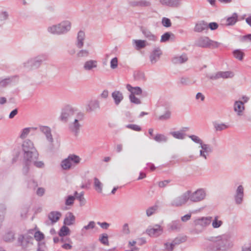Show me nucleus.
<instances>
[{"label": "nucleus", "mask_w": 251, "mask_h": 251, "mask_svg": "<svg viewBox=\"0 0 251 251\" xmlns=\"http://www.w3.org/2000/svg\"><path fill=\"white\" fill-rule=\"evenodd\" d=\"M23 150L25 152L24 157L27 162H33L38 168L44 167V163L41 161H37L38 154L35 149L33 143L30 141L24 142L23 144Z\"/></svg>", "instance_id": "obj_1"}, {"label": "nucleus", "mask_w": 251, "mask_h": 251, "mask_svg": "<svg viewBox=\"0 0 251 251\" xmlns=\"http://www.w3.org/2000/svg\"><path fill=\"white\" fill-rule=\"evenodd\" d=\"M79 156L75 155H70L68 157L62 161L61 167L64 170H68L75 167L80 162Z\"/></svg>", "instance_id": "obj_2"}, {"label": "nucleus", "mask_w": 251, "mask_h": 251, "mask_svg": "<svg viewBox=\"0 0 251 251\" xmlns=\"http://www.w3.org/2000/svg\"><path fill=\"white\" fill-rule=\"evenodd\" d=\"M71 28V24L68 21L62 23L58 25H53L49 28V31L52 33L60 34L69 30Z\"/></svg>", "instance_id": "obj_3"}, {"label": "nucleus", "mask_w": 251, "mask_h": 251, "mask_svg": "<svg viewBox=\"0 0 251 251\" xmlns=\"http://www.w3.org/2000/svg\"><path fill=\"white\" fill-rule=\"evenodd\" d=\"M199 46L203 48H216L219 47L220 43L210 40L208 37H204L199 39L197 42Z\"/></svg>", "instance_id": "obj_4"}, {"label": "nucleus", "mask_w": 251, "mask_h": 251, "mask_svg": "<svg viewBox=\"0 0 251 251\" xmlns=\"http://www.w3.org/2000/svg\"><path fill=\"white\" fill-rule=\"evenodd\" d=\"M146 232L151 237H157L162 233L163 228L160 226L156 225L147 229Z\"/></svg>", "instance_id": "obj_5"}, {"label": "nucleus", "mask_w": 251, "mask_h": 251, "mask_svg": "<svg viewBox=\"0 0 251 251\" xmlns=\"http://www.w3.org/2000/svg\"><path fill=\"white\" fill-rule=\"evenodd\" d=\"M205 196L204 191L201 189L198 190L193 193H189V197L193 201H199L203 200Z\"/></svg>", "instance_id": "obj_6"}, {"label": "nucleus", "mask_w": 251, "mask_h": 251, "mask_svg": "<svg viewBox=\"0 0 251 251\" xmlns=\"http://www.w3.org/2000/svg\"><path fill=\"white\" fill-rule=\"evenodd\" d=\"M189 199H190L189 192H188L185 195L182 196L175 200L172 202V205L174 206L181 205L185 203Z\"/></svg>", "instance_id": "obj_7"}, {"label": "nucleus", "mask_w": 251, "mask_h": 251, "mask_svg": "<svg viewBox=\"0 0 251 251\" xmlns=\"http://www.w3.org/2000/svg\"><path fill=\"white\" fill-rule=\"evenodd\" d=\"M207 29H208V24L203 21L197 23L194 27V31L197 32H201Z\"/></svg>", "instance_id": "obj_8"}, {"label": "nucleus", "mask_w": 251, "mask_h": 251, "mask_svg": "<svg viewBox=\"0 0 251 251\" xmlns=\"http://www.w3.org/2000/svg\"><path fill=\"white\" fill-rule=\"evenodd\" d=\"M82 120V116H79L77 119H75L74 122L70 126V129L74 132H76L80 127L79 121Z\"/></svg>", "instance_id": "obj_9"}, {"label": "nucleus", "mask_w": 251, "mask_h": 251, "mask_svg": "<svg viewBox=\"0 0 251 251\" xmlns=\"http://www.w3.org/2000/svg\"><path fill=\"white\" fill-rule=\"evenodd\" d=\"M234 76V74L232 72L227 71V72H220L217 73L215 76H213L214 78H231Z\"/></svg>", "instance_id": "obj_10"}, {"label": "nucleus", "mask_w": 251, "mask_h": 251, "mask_svg": "<svg viewBox=\"0 0 251 251\" xmlns=\"http://www.w3.org/2000/svg\"><path fill=\"white\" fill-rule=\"evenodd\" d=\"M75 221V217L72 213L69 212L66 215L64 221L65 225L70 226L73 225Z\"/></svg>", "instance_id": "obj_11"}, {"label": "nucleus", "mask_w": 251, "mask_h": 251, "mask_svg": "<svg viewBox=\"0 0 251 251\" xmlns=\"http://www.w3.org/2000/svg\"><path fill=\"white\" fill-rule=\"evenodd\" d=\"M244 102L241 101H236L234 103V109L238 115H241L244 110Z\"/></svg>", "instance_id": "obj_12"}, {"label": "nucleus", "mask_w": 251, "mask_h": 251, "mask_svg": "<svg viewBox=\"0 0 251 251\" xmlns=\"http://www.w3.org/2000/svg\"><path fill=\"white\" fill-rule=\"evenodd\" d=\"M61 216V214L59 212L52 211L49 214V218L52 223L57 222Z\"/></svg>", "instance_id": "obj_13"}, {"label": "nucleus", "mask_w": 251, "mask_h": 251, "mask_svg": "<svg viewBox=\"0 0 251 251\" xmlns=\"http://www.w3.org/2000/svg\"><path fill=\"white\" fill-rule=\"evenodd\" d=\"M126 88L131 93L130 95H140L142 93V90L139 87H133L130 84H127Z\"/></svg>", "instance_id": "obj_14"}, {"label": "nucleus", "mask_w": 251, "mask_h": 251, "mask_svg": "<svg viewBox=\"0 0 251 251\" xmlns=\"http://www.w3.org/2000/svg\"><path fill=\"white\" fill-rule=\"evenodd\" d=\"M40 128L41 131L46 135L48 140L50 142H52L53 139L52 138L50 128L49 127L45 126H42Z\"/></svg>", "instance_id": "obj_15"}, {"label": "nucleus", "mask_w": 251, "mask_h": 251, "mask_svg": "<svg viewBox=\"0 0 251 251\" xmlns=\"http://www.w3.org/2000/svg\"><path fill=\"white\" fill-rule=\"evenodd\" d=\"M243 192L244 189L243 187L241 185L239 186L237 189L235 198L237 203H240L241 202L243 197Z\"/></svg>", "instance_id": "obj_16"}, {"label": "nucleus", "mask_w": 251, "mask_h": 251, "mask_svg": "<svg viewBox=\"0 0 251 251\" xmlns=\"http://www.w3.org/2000/svg\"><path fill=\"white\" fill-rule=\"evenodd\" d=\"M112 97L116 104H118L123 99L122 94L118 91H114L112 94Z\"/></svg>", "instance_id": "obj_17"}, {"label": "nucleus", "mask_w": 251, "mask_h": 251, "mask_svg": "<svg viewBox=\"0 0 251 251\" xmlns=\"http://www.w3.org/2000/svg\"><path fill=\"white\" fill-rule=\"evenodd\" d=\"M32 241L31 237H28L27 235H25L22 237L21 244L23 247L26 248L28 245L32 244Z\"/></svg>", "instance_id": "obj_18"}, {"label": "nucleus", "mask_w": 251, "mask_h": 251, "mask_svg": "<svg viewBox=\"0 0 251 251\" xmlns=\"http://www.w3.org/2000/svg\"><path fill=\"white\" fill-rule=\"evenodd\" d=\"M97 66V62L95 60H89L85 62L84 68L85 70H90Z\"/></svg>", "instance_id": "obj_19"}, {"label": "nucleus", "mask_w": 251, "mask_h": 251, "mask_svg": "<svg viewBox=\"0 0 251 251\" xmlns=\"http://www.w3.org/2000/svg\"><path fill=\"white\" fill-rule=\"evenodd\" d=\"M211 217L202 218L201 219L196 220V223L202 226H205L210 224L211 222Z\"/></svg>", "instance_id": "obj_20"}, {"label": "nucleus", "mask_w": 251, "mask_h": 251, "mask_svg": "<svg viewBox=\"0 0 251 251\" xmlns=\"http://www.w3.org/2000/svg\"><path fill=\"white\" fill-rule=\"evenodd\" d=\"M188 59L185 54H182L181 56L176 57L173 59L175 64H181L186 62Z\"/></svg>", "instance_id": "obj_21"}, {"label": "nucleus", "mask_w": 251, "mask_h": 251, "mask_svg": "<svg viewBox=\"0 0 251 251\" xmlns=\"http://www.w3.org/2000/svg\"><path fill=\"white\" fill-rule=\"evenodd\" d=\"M94 187L95 190L98 192L99 193H101L102 190V185L100 180L95 177L94 178Z\"/></svg>", "instance_id": "obj_22"}, {"label": "nucleus", "mask_w": 251, "mask_h": 251, "mask_svg": "<svg viewBox=\"0 0 251 251\" xmlns=\"http://www.w3.org/2000/svg\"><path fill=\"white\" fill-rule=\"evenodd\" d=\"M161 54V51L159 49L154 50L151 56V62H155L156 59L158 58Z\"/></svg>", "instance_id": "obj_23"}, {"label": "nucleus", "mask_w": 251, "mask_h": 251, "mask_svg": "<svg viewBox=\"0 0 251 251\" xmlns=\"http://www.w3.org/2000/svg\"><path fill=\"white\" fill-rule=\"evenodd\" d=\"M233 54L234 57L239 60H242L243 59V57L244 56V52L240 50H236L233 52Z\"/></svg>", "instance_id": "obj_24"}, {"label": "nucleus", "mask_w": 251, "mask_h": 251, "mask_svg": "<svg viewBox=\"0 0 251 251\" xmlns=\"http://www.w3.org/2000/svg\"><path fill=\"white\" fill-rule=\"evenodd\" d=\"M70 233V229L65 226H63L59 230V235L60 237H63L69 235Z\"/></svg>", "instance_id": "obj_25"}, {"label": "nucleus", "mask_w": 251, "mask_h": 251, "mask_svg": "<svg viewBox=\"0 0 251 251\" xmlns=\"http://www.w3.org/2000/svg\"><path fill=\"white\" fill-rule=\"evenodd\" d=\"M200 147L201 150L200 151V155L206 158V153L209 151V148L205 144H200Z\"/></svg>", "instance_id": "obj_26"}, {"label": "nucleus", "mask_w": 251, "mask_h": 251, "mask_svg": "<svg viewBox=\"0 0 251 251\" xmlns=\"http://www.w3.org/2000/svg\"><path fill=\"white\" fill-rule=\"evenodd\" d=\"M74 114V111L71 109L68 108L63 111L61 115V119L62 120H66L71 115Z\"/></svg>", "instance_id": "obj_27"}, {"label": "nucleus", "mask_w": 251, "mask_h": 251, "mask_svg": "<svg viewBox=\"0 0 251 251\" xmlns=\"http://www.w3.org/2000/svg\"><path fill=\"white\" fill-rule=\"evenodd\" d=\"M133 42L137 50L143 48L146 46V41L145 40H134Z\"/></svg>", "instance_id": "obj_28"}, {"label": "nucleus", "mask_w": 251, "mask_h": 251, "mask_svg": "<svg viewBox=\"0 0 251 251\" xmlns=\"http://www.w3.org/2000/svg\"><path fill=\"white\" fill-rule=\"evenodd\" d=\"M85 36V34L83 31H79L78 33L77 36V40H78V43H77V46L79 48L82 47L83 46V40L84 39V37Z\"/></svg>", "instance_id": "obj_29"}, {"label": "nucleus", "mask_w": 251, "mask_h": 251, "mask_svg": "<svg viewBox=\"0 0 251 251\" xmlns=\"http://www.w3.org/2000/svg\"><path fill=\"white\" fill-rule=\"evenodd\" d=\"M100 240L101 243L105 245L108 246L109 245L108 235L106 234H102L100 237Z\"/></svg>", "instance_id": "obj_30"}, {"label": "nucleus", "mask_w": 251, "mask_h": 251, "mask_svg": "<svg viewBox=\"0 0 251 251\" xmlns=\"http://www.w3.org/2000/svg\"><path fill=\"white\" fill-rule=\"evenodd\" d=\"M160 2L162 4L169 6H174L177 4V1L175 0H160Z\"/></svg>", "instance_id": "obj_31"}, {"label": "nucleus", "mask_w": 251, "mask_h": 251, "mask_svg": "<svg viewBox=\"0 0 251 251\" xmlns=\"http://www.w3.org/2000/svg\"><path fill=\"white\" fill-rule=\"evenodd\" d=\"M157 208L158 206L157 205L149 208L146 211L147 216H150L152 215L156 211Z\"/></svg>", "instance_id": "obj_32"}, {"label": "nucleus", "mask_w": 251, "mask_h": 251, "mask_svg": "<svg viewBox=\"0 0 251 251\" xmlns=\"http://www.w3.org/2000/svg\"><path fill=\"white\" fill-rule=\"evenodd\" d=\"M34 236L35 239L38 241H40L44 238V234L40 231L35 232Z\"/></svg>", "instance_id": "obj_33"}, {"label": "nucleus", "mask_w": 251, "mask_h": 251, "mask_svg": "<svg viewBox=\"0 0 251 251\" xmlns=\"http://www.w3.org/2000/svg\"><path fill=\"white\" fill-rule=\"evenodd\" d=\"M222 221L219 220L218 217L217 216L215 217L214 220L212 222V226L214 228H218L222 225Z\"/></svg>", "instance_id": "obj_34"}, {"label": "nucleus", "mask_w": 251, "mask_h": 251, "mask_svg": "<svg viewBox=\"0 0 251 251\" xmlns=\"http://www.w3.org/2000/svg\"><path fill=\"white\" fill-rule=\"evenodd\" d=\"M153 139L158 142H164L166 141V138L162 134H156L154 137Z\"/></svg>", "instance_id": "obj_35"}, {"label": "nucleus", "mask_w": 251, "mask_h": 251, "mask_svg": "<svg viewBox=\"0 0 251 251\" xmlns=\"http://www.w3.org/2000/svg\"><path fill=\"white\" fill-rule=\"evenodd\" d=\"M14 239V234L12 232H8L4 236V240L6 242L12 241Z\"/></svg>", "instance_id": "obj_36"}, {"label": "nucleus", "mask_w": 251, "mask_h": 251, "mask_svg": "<svg viewBox=\"0 0 251 251\" xmlns=\"http://www.w3.org/2000/svg\"><path fill=\"white\" fill-rule=\"evenodd\" d=\"M171 134L176 138L177 139H182L184 135L182 133L179 131L172 132Z\"/></svg>", "instance_id": "obj_37"}, {"label": "nucleus", "mask_w": 251, "mask_h": 251, "mask_svg": "<svg viewBox=\"0 0 251 251\" xmlns=\"http://www.w3.org/2000/svg\"><path fill=\"white\" fill-rule=\"evenodd\" d=\"M118 66V59L117 58L115 57L113 58L110 62V67L112 69H115Z\"/></svg>", "instance_id": "obj_38"}, {"label": "nucleus", "mask_w": 251, "mask_h": 251, "mask_svg": "<svg viewBox=\"0 0 251 251\" xmlns=\"http://www.w3.org/2000/svg\"><path fill=\"white\" fill-rule=\"evenodd\" d=\"M170 37V34L169 33L167 32L162 35L161 38V42H164L168 41Z\"/></svg>", "instance_id": "obj_39"}, {"label": "nucleus", "mask_w": 251, "mask_h": 251, "mask_svg": "<svg viewBox=\"0 0 251 251\" xmlns=\"http://www.w3.org/2000/svg\"><path fill=\"white\" fill-rule=\"evenodd\" d=\"M30 131V129L29 128H26L23 130L21 134V138H25L26 137L27 134L29 133Z\"/></svg>", "instance_id": "obj_40"}, {"label": "nucleus", "mask_w": 251, "mask_h": 251, "mask_svg": "<svg viewBox=\"0 0 251 251\" xmlns=\"http://www.w3.org/2000/svg\"><path fill=\"white\" fill-rule=\"evenodd\" d=\"M127 127L135 131H139L141 130V127L136 125H128L127 126Z\"/></svg>", "instance_id": "obj_41"}, {"label": "nucleus", "mask_w": 251, "mask_h": 251, "mask_svg": "<svg viewBox=\"0 0 251 251\" xmlns=\"http://www.w3.org/2000/svg\"><path fill=\"white\" fill-rule=\"evenodd\" d=\"M237 21V19L235 17H229L227 20V24L229 25H232L234 24Z\"/></svg>", "instance_id": "obj_42"}, {"label": "nucleus", "mask_w": 251, "mask_h": 251, "mask_svg": "<svg viewBox=\"0 0 251 251\" xmlns=\"http://www.w3.org/2000/svg\"><path fill=\"white\" fill-rule=\"evenodd\" d=\"M218 27V25L215 22L210 23L208 24V28H209L211 30L216 29Z\"/></svg>", "instance_id": "obj_43"}, {"label": "nucleus", "mask_w": 251, "mask_h": 251, "mask_svg": "<svg viewBox=\"0 0 251 251\" xmlns=\"http://www.w3.org/2000/svg\"><path fill=\"white\" fill-rule=\"evenodd\" d=\"M130 99L132 102L136 103V104H139L140 103V100L139 99L135 97V95H130Z\"/></svg>", "instance_id": "obj_44"}, {"label": "nucleus", "mask_w": 251, "mask_h": 251, "mask_svg": "<svg viewBox=\"0 0 251 251\" xmlns=\"http://www.w3.org/2000/svg\"><path fill=\"white\" fill-rule=\"evenodd\" d=\"M162 24L164 26L169 27L171 25L170 20L167 18H163L162 20Z\"/></svg>", "instance_id": "obj_45"}, {"label": "nucleus", "mask_w": 251, "mask_h": 251, "mask_svg": "<svg viewBox=\"0 0 251 251\" xmlns=\"http://www.w3.org/2000/svg\"><path fill=\"white\" fill-rule=\"evenodd\" d=\"M215 127L217 130H222L227 128V126L223 124L216 125Z\"/></svg>", "instance_id": "obj_46"}, {"label": "nucleus", "mask_w": 251, "mask_h": 251, "mask_svg": "<svg viewBox=\"0 0 251 251\" xmlns=\"http://www.w3.org/2000/svg\"><path fill=\"white\" fill-rule=\"evenodd\" d=\"M75 198L73 196L69 197L66 201V204L67 205H72L74 203Z\"/></svg>", "instance_id": "obj_47"}, {"label": "nucleus", "mask_w": 251, "mask_h": 251, "mask_svg": "<svg viewBox=\"0 0 251 251\" xmlns=\"http://www.w3.org/2000/svg\"><path fill=\"white\" fill-rule=\"evenodd\" d=\"M95 225V223L93 221L90 222L89 224L86 226H84L83 227V229H85L86 230H88L89 229H92L94 227Z\"/></svg>", "instance_id": "obj_48"}, {"label": "nucleus", "mask_w": 251, "mask_h": 251, "mask_svg": "<svg viewBox=\"0 0 251 251\" xmlns=\"http://www.w3.org/2000/svg\"><path fill=\"white\" fill-rule=\"evenodd\" d=\"M190 138L195 142L199 143L200 144L202 143L201 140L199 138V137L195 135H192L190 136Z\"/></svg>", "instance_id": "obj_49"}, {"label": "nucleus", "mask_w": 251, "mask_h": 251, "mask_svg": "<svg viewBox=\"0 0 251 251\" xmlns=\"http://www.w3.org/2000/svg\"><path fill=\"white\" fill-rule=\"evenodd\" d=\"M191 217V215L190 214H186L181 217V221L184 222H186L190 219Z\"/></svg>", "instance_id": "obj_50"}, {"label": "nucleus", "mask_w": 251, "mask_h": 251, "mask_svg": "<svg viewBox=\"0 0 251 251\" xmlns=\"http://www.w3.org/2000/svg\"><path fill=\"white\" fill-rule=\"evenodd\" d=\"M169 183V181L168 180H164L161 182H159L158 183V185L160 187H164L167 185Z\"/></svg>", "instance_id": "obj_51"}, {"label": "nucleus", "mask_w": 251, "mask_h": 251, "mask_svg": "<svg viewBox=\"0 0 251 251\" xmlns=\"http://www.w3.org/2000/svg\"><path fill=\"white\" fill-rule=\"evenodd\" d=\"M18 110L17 109H15L13 110L9 114V118L10 119L13 118L15 116H16L17 114Z\"/></svg>", "instance_id": "obj_52"}, {"label": "nucleus", "mask_w": 251, "mask_h": 251, "mask_svg": "<svg viewBox=\"0 0 251 251\" xmlns=\"http://www.w3.org/2000/svg\"><path fill=\"white\" fill-rule=\"evenodd\" d=\"M102 228L104 229H107L109 226V224L107 223L104 222V223H98Z\"/></svg>", "instance_id": "obj_53"}, {"label": "nucleus", "mask_w": 251, "mask_h": 251, "mask_svg": "<svg viewBox=\"0 0 251 251\" xmlns=\"http://www.w3.org/2000/svg\"><path fill=\"white\" fill-rule=\"evenodd\" d=\"M171 113L170 112H167L164 115L161 116L160 117V119H167L170 117Z\"/></svg>", "instance_id": "obj_54"}, {"label": "nucleus", "mask_w": 251, "mask_h": 251, "mask_svg": "<svg viewBox=\"0 0 251 251\" xmlns=\"http://www.w3.org/2000/svg\"><path fill=\"white\" fill-rule=\"evenodd\" d=\"M62 247L65 249V250H70L72 248V245H71V244H69V243H66V244H64L62 246Z\"/></svg>", "instance_id": "obj_55"}, {"label": "nucleus", "mask_w": 251, "mask_h": 251, "mask_svg": "<svg viewBox=\"0 0 251 251\" xmlns=\"http://www.w3.org/2000/svg\"><path fill=\"white\" fill-rule=\"evenodd\" d=\"M123 231L125 233H126V234H128L129 233V229L128 228V226L127 224H126L124 225Z\"/></svg>", "instance_id": "obj_56"}, {"label": "nucleus", "mask_w": 251, "mask_h": 251, "mask_svg": "<svg viewBox=\"0 0 251 251\" xmlns=\"http://www.w3.org/2000/svg\"><path fill=\"white\" fill-rule=\"evenodd\" d=\"M45 192V190L42 188H39L37 191V194L39 196H42Z\"/></svg>", "instance_id": "obj_57"}, {"label": "nucleus", "mask_w": 251, "mask_h": 251, "mask_svg": "<svg viewBox=\"0 0 251 251\" xmlns=\"http://www.w3.org/2000/svg\"><path fill=\"white\" fill-rule=\"evenodd\" d=\"M8 79H3V80H1L0 82V86L1 87L5 86L7 85V84H8Z\"/></svg>", "instance_id": "obj_58"}, {"label": "nucleus", "mask_w": 251, "mask_h": 251, "mask_svg": "<svg viewBox=\"0 0 251 251\" xmlns=\"http://www.w3.org/2000/svg\"><path fill=\"white\" fill-rule=\"evenodd\" d=\"M108 96V91L107 90H104L101 94V96L103 98H106Z\"/></svg>", "instance_id": "obj_59"}, {"label": "nucleus", "mask_w": 251, "mask_h": 251, "mask_svg": "<svg viewBox=\"0 0 251 251\" xmlns=\"http://www.w3.org/2000/svg\"><path fill=\"white\" fill-rule=\"evenodd\" d=\"M196 99H201V101L203 100L204 99V97L202 94L200 93H198L197 95H196Z\"/></svg>", "instance_id": "obj_60"}, {"label": "nucleus", "mask_w": 251, "mask_h": 251, "mask_svg": "<svg viewBox=\"0 0 251 251\" xmlns=\"http://www.w3.org/2000/svg\"><path fill=\"white\" fill-rule=\"evenodd\" d=\"M123 150V146L121 144L117 145L116 147V150L117 152H119Z\"/></svg>", "instance_id": "obj_61"}, {"label": "nucleus", "mask_w": 251, "mask_h": 251, "mask_svg": "<svg viewBox=\"0 0 251 251\" xmlns=\"http://www.w3.org/2000/svg\"><path fill=\"white\" fill-rule=\"evenodd\" d=\"M146 177V175L144 173H140L139 177L138 178V180L142 179Z\"/></svg>", "instance_id": "obj_62"}, {"label": "nucleus", "mask_w": 251, "mask_h": 251, "mask_svg": "<svg viewBox=\"0 0 251 251\" xmlns=\"http://www.w3.org/2000/svg\"><path fill=\"white\" fill-rule=\"evenodd\" d=\"M6 100L4 97L0 98V104H2L6 102Z\"/></svg>", "instance_id": "obj_63"}, {"label": "nucleus", "mask_w": 251, "mask_h": 251, "mask_svg": "<svg viewBox=\"0 0 251 251\" xmlns=\"http://www.w3.org/2000/svg\"><path fill=\"white\" fill-rule=\"evenodd\" d=\"M247 23L251 26V17H249L246 19Z\"/></svg>", "instance_id": "obj_64"}]
</instances>
